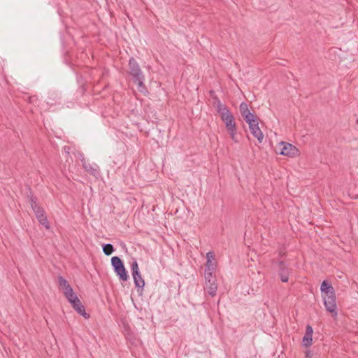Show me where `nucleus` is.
Instances as JSON below:
<instances>
[{"label": "nucleus", "instance_id": "obj_1", "mask_svg": "<svg viewBox=\"0 0 358 358\" xmlns=\"http://www.w3.org/2000/svg\"><path fill=\"white\" fill-rule=\"evenodd\" d=\"M127 73L131 77V80L133 83L137 85L138 90L140 92H143V90L145 89V86L144 85L145 75L143 74L138 62L133 57L129 58Z\"/></svg>", "mask_w": 358, "mask_h": 358}, {"label": "nucleus", "instance_id": "obj_2", "mask_svg": "<svg viewBox=\"0 0 358 358\" xmlns=\"http://www.w3.org/2000/svg\"><path fill=\"white\" fill-rule=\"evenodd\" d=\"M217 101L216 111L219 114L221 120L225 124L227 130L237 128L235 118L228 107L221 103L219 98H215Z\"/></svg>", "mask_w": 358, "mask_h": 358}, {"label": "nucleus", "instance_id": "obj_3", "mask_svg": "<svg viewBox=\"0 0 358 358\" xmlns=\"http://www.w3.org/2000/svg\"><path fill=\"white\" fill-rule=\"evenodd\" d=\"M111 264L113 267L114 271L122 281H127L129 276L128 272L125 268L122 260L117 256L111 258Z\"/></svg>", "mask_w": 358, "mask_h": 358}, {"label": "nucleus", "instance_id": "obj_4", "mask_svg": "<svg viewBox=\"0 0 358 358\" xmlns=\"http://www.w3.org/2000/svg\"><path fill=\"white\" fill-rule=\"evenodd\" d=\"M131 267L135 287L137 288V291L139 294L141 295L145 286V281L141 276L136 260H134L132 262Z\"/></svg>", "mask_w": 358, "mask_h": 358}, {"label": "nucleus", "instance_id": "obj_5", "mask_svg": "<svg viewBox=\"0 0 358 358\" xmlns=\"http://www.w3.org/2000/svg\"><path fill=\"white\" fill-rule=\"evenodd\" d=\"M324 304L326 308L327 311L331 314L333 317L337 316V306L336 302V294L335 292L322 295Z\"/></svg>", "mask_w": 358, "mask_h": 358}, {"label": "nucleus", "instance_id": "obj_6", "mask_svg": "<svg viewBox=\"0 0 358 358\" xmlns=\"http://www.w3.org/2000/svg\"><path fill=\"white\" fill-rule=\"evenodd\" d=\"M272 264H277L278 266V275L280 278V280L282 282H287L289 281V276L291 269L288 268L287 265L283 260L276 262L272 260Z\"/></svg>", "mask_w": 358, "mask_h": 358}, {"label": "nucleus", "instance_id": "obj_7", "mask_svg": "<svg viewBox=\"0 0 358 358\" xmlns=\"http://www.w3.org/2000/svg\"><path fill=\"white\" fill-rule=\"evenodd\" d=\"M280 155L287 156L290 157H296L299 155V150L294 145L291 143L282 141L280 143Z\"/></svg>", "mask_w": 358, "mask_h": 358}, {"label": "nucleus", "instance_id": "obj_8", "mask_svg": "<svg viewBox=\"0 0 358 358\" xmlns=\"http://www.w3.org/2000/svg\"><path fill=\"white\" fill-rule=\"evenodd\" d=\"M71 305L73 308V309L78 314L82 315L84 318H90V314L86 313L85 306L83 305L82 302L80 301L78 297L73 298V300H72V303H71Z\"/></svg>", "mask_w": 358, "mask_h": 358}, {"label": "nucleus", "instance_id": "obj_9", "mask_svg": "<svg viewBox=\"0 0 358 358\" xmlns=\"http://www.w3.org/2000/svg\"><path fill=\"white\" fill-rule=\"evenodd\" d=\"M83 166L85 171L97 178L100 176L99 167L96 164H90L82 159Z\"/></svg>", "mask_w": 358, "mask_h": 358}, {"label": "nucleus", "instance_id": "obj_10", "mask_svg": "<svg viewBox=\"0 0 358 358\" xmlns=\"http://www.w3.org/2000/svg\"><path fill=\"white\" fill-rule=\"evenodd\" d=\"M34 212L40 224L45 227V229H49L50 224L44 209L42 207L37 208Z\"/></svg>", "mask_w": 358, "mask_h": 358}, {"label": "nucleus", "instance_id": "obj_11", "mask_svg": "<svg viewBox=\"0 0 358 358\" xmlns=\"http://www.w3.org/2000/svg\"><path fill=\"white\" fill-rule=\"evenodd\" d=\"M251 134L257 138L259 143H262L264 134L259 127V122L248 124Z\"/></svg>", "mask_w": 358, "mask_h": 358}, {"label": "nucleus", "instance_id": "obj_12", "mask_svg": "<svg viewBox=\"0 0 358 358\" xmlns=\"http://www.w3.org/2000/svg\"><path fill=\"white\" fill-rule=\"evenodd\" d=\"M313 329L310 324H308L306 327V333L302 339L303 346L308 348L310 347L313 343Z\"/></svg>", "mask_w": 358, "mask_h": 358}, {"label": "nucleus", "instance_id": "obj_13", "mask_svg": "<svg viewBox=\"0 0 358 358\" xmlns=\"http://www.w3.org/2000/svg\"><path fill=\"white\" fill-rule=\"evenodd\" d=\"M27 199L28 202L30 203L31 209L33 211H35L37 208H41L38 203H37V198L34 196L33 192L30 187H29L26 192Z\"/></svg>", "mask_w": 358, "mask_h": 358}, {"label": "nucleus", "instance_id": "obj_14", "mask_svg": "<svg viewBox=\"0 0 358 358\" xmlns=\"http://www.w3.org/2000/svg\"><path fill=\"white\" fill-rule=\"evenodd\" d=\"M217 280L213 281H206V289L208 294L211 296H214L216 295L217 290V284L216 282Z\"/></svg>", "mask_w": 358, "mask_h": 358}, {"label": "nucleus", "instance_id": "obj_15", "mask_svg": "<svg viewBox=\"0 0 358 358\" xmlns=\"http://www.w3.org/2000/svg\"><path fill=\"white\" fill-rule=\"evenodd\" d=\"M320 290L321 292L323 294H328L332 292H334V289L331 285L328 280H324L320 286Z\"/></svg>", "mask_w": 358, "mask_h": 358}, {"label": "nucleus", "instance_id": "obj_16", "mask_svg": "<svg viewBox=\"0 0 358 358\" xmlns=\"http://www.w3.org/2000/svg\"><path fill=\"white\" fill-rule=\"evenodd\" d=\"M58 285L64 289V292H69V290L73 289L69 282L62 275L58 276Z\"/></svg>", "mask_w": 358, "mask_h": 358}, {"label": "nucleus", "instance_id": "obj_17", "mask_svg": "<svg viewBox=\"0 0 358 358\" xmlns=\"http://www.w3.org/2000/svg\"><path fill=\"white\" fill-rule=\"evenodd\" d=\"M239 108L240 113L243 119L245 118L246 116H248L250 113H251L248 108V105L245 102H242L240 104Z\"/></svg>", "mask_w": 358, "mask_h": 358}, {"label": "nucleus", "instance_id": "obj_18", "mask_svg": "<svg viewBox=\"0 0 358 358\" xmlns=\"http://www.w3.org/2000/svg\"><path fill=\"white\" fill-rule=\"evenodd\" d=\"M102 250L106 255L109 256L114 252L115 248L112 244L105 243L102 245Z\"/></svg>", "mask_w": 358, "mask_h": 358}, {"label": "nucleus", "instance_id": "obj_19", "mask_svg": "<svg viewBox=\"0 0 358 358\" xmlns=\"http://www.w3.org/2000/svg\"><path fill=\"white\" fill-rule=\"evenodd\" d=\"M259 117L255 113H250L248 116H246L245 118H244V120L248 124H252L254 122H259Z\"/></svg>", "mask_w": 358, "mask_h": 358}, {"label": "nucleus", "instance_id": "obj_20", "mask_svg": "<svg viewBox=\"0 0 358 358\" xmlns=\"http://www.w3.org/2000/svg\"><path fill=\"white\" fill-rule=\"evenodd\" d=\"M216 267V262H213L211 259H207L206 263V269L205 271H211V272H214Z\"/></svg>", "mask_w": 358, "mask_h": 358}, {"label": "nucleus", "instance_id": "obj_21", "mask_svg": "<svg viewBox=\"0 0 358 358\" xmlns=\"http://www.w3.org/2000/svg\"><path fill=\"white\" fill-rule=\"evenodd\" d=\"M64 295L65 296V297L67 299L70 303H72V300H73V298L78 297L73 289H69V292H64Z\"/></svg>", "mask_w": 358, "mask_h": 358}, {"label": "nucleus", "instance_id": "obj_22", "mask_svg": "<svg viewBox=\"0 0 358 358\" xmlns=\"http://www.w3.org/2000/svg\"><path fill=\"white\" fill-rule=\"evenodd\" d=\"M205 280L209 282L210 280H217L216 277L214 275V272H211V271H205Z\"/></svg>", "mask_w": 358, "mask_h": 358}, {"label": "nucleus", "instance_id": "obj_23", "mask_svg": "<svg viewBox=\"0 0 358 358\" xmlns=\"http://www.w3.org/2000/svg\"><path fill=\"white\" fill-rule=\"evenodd\" d=\"M227 132L230 135V137H231V138L232 139V141L234 142H235V143H238L239 142V141L238 140V138L236 137L237 128L228 130Z\"/></svg>", "mask_w": 358, "mask_h": 358}, {"label": "nucleus", "instance_id": "obj_24", "mask_svg": "<svg viewBox=\"0 0 358 358\" xmlns=\"http://www.w3.org/2000/svg\"><path fill=\"white\" fill-rule=\"evenodd\" d=\"M209 94H210V96L213 99V100H214L213 106L216 108L217 101H216L215 98H218V97L215 94V92L214 90H213L209 92Z\"/></svg>", "mask_w": 358, "mask_h": 358}, {"label": "nucleus", "instance_id": "obj_25", "mask_svg": "<svg viewBox=\"0 0 358 358\" xmlns=\"http://www.w3.org/2000/svg\"><path fill=\"white\" fill-rule=\"evenodd\" d=\"M286 252L283 251L282 250H279L278 251V257H279V261L282 260V258L285 257Z\"/></svg>", "mask_w": 358, "mask_h": 358}, {"label": "nucleus", "instance_id": "obj_26", "mask_svg": "<svg viewBox=\"0 0 358 358\" xmlns=\"http://www.w3.org/2000/svg\"><path fill=\"white\" fill-rule=\"evenodd\" d=\"M206 259H215V255L213 252H208L206 254Z\"/></svg>", "mask_w": 358, "mask_h": 358}, {"label": "nucleus", "instance_id": "obj_27", "mask_svg": "<svg viewBox=\"0 0 358 358\" xmlns=\"http://www.w3.org/2000/svg\"><path fill=\"white\" fill-rule=\"evenodd\" d=\"M313 355V352L310 350H307L306 351L305 358H312Z\"/></svg>", "mask_w": 358, "mask_h": 358}]
</instances>
